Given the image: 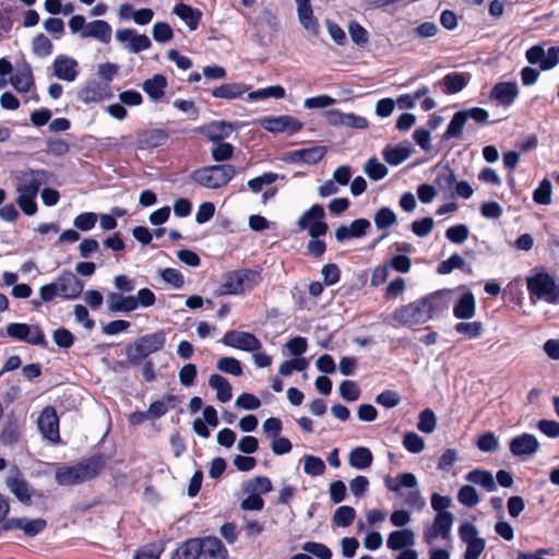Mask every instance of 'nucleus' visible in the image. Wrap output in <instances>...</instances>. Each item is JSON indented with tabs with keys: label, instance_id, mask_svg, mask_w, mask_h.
I'll return each mask as SVG.
<instances>
[{
	"label": "nucleus",
	"instance_id": "obj_55",
	"mask_svg": "<svg viewBox=\"0 0 559 559\" xmlns=\"http://www.w3.org/2000/svg\"><path fill=\"white\" fill-rule=\"evenodd\" d=\"M437 425V418L435 413L430 408H426L419 414V420L417 428L419 431L430 433L435 430Z\"/></svg>",
	"mask_w": 559,
	"mask_h": 559
},
{
	"label": "nucleus",
	"instance_id": "obj_57",
	"mask_svg": "<svg viewBox=\"0 0 559 559\" xmlns=\"http://www.w3.org/2000/svg\"><path fill=\"white\" fill-rule=\"evenodd\" d=\"M325 146H311L302 148V163L307 165L318 164L326 154Z\"/></svg>",
	"mask_w": 559,
	"mask_h": 559
},
{
	"label": "nucleus",
	"instance_id": "obj_10",
	"mask_svg": "<svg viewBox=\"0 0 559 559\" xmlns=\"http://www.w3.org/2000/svg\"><path fill=\"white\" fill-rule=\"evenodd\" d=\"M258 123L271 133L295 134L304 128V123L290 115L263 117L259 119Z\"/></svg>",
	"mask_w": 559,
	"mask_h": 559
},
{
	"label": "nucleus",
	"instance_id": "obj_63",
	"mask_svg": "<svg viewBox=\"0 0 559 559\" xmlns=\"http://www.w3.org/2000/svg\"><path fill=\"white\" fill-rule=\"evenodd\" d=\"M443 84L450 94H454L462 91L466 82L463 74L450 73L443 78Z\"/></svg>",
	"mask_w": 559,
	"mask_h": 559
},
{
	"label": "nucleus",
	"instance_id": "obj_56",
	"mask_svg": "<svg viewBox=\"0 0 559 559\" xmlns=\"http://www.w3.org/2000/svg\"><path fill=\"white\" fill-rule=\"evenodd\" d=\"M348 33L353 43L358 46H364L368 43L369 35L364 26L356 21H350L348 24Z\"/></svg>",
	"mask_w": 559,
	"mask_h": 559
},
{
	"label": "nucleus",
	"instance_id": "obj_3",
	"mask_svg": "<svg viewBox=\"0 0 559 559\" xmlns=\"http://www.w3.org/2000/svg\"><path fill=\"white\" fill-rule=\"evenodd\" d=\"M238 169L231 164H216L200 167L190 174V180L195 185L218 190L227 186L237 175Z\"/></svg>",
	"mask_w": 559,
	"mask_h": 559
},
{
	"label": "nucleus",
	"instance_id": "obj_44",
	"mask_svg": "<svg viewBox=\"0 0 559 559\" xmlns=\"http://www.w3.org/2000/svg\"><path fill=\"white\" fill-rule=\"evenodd\" d=\"M466 123L465 120V112L457 111L452 117L451 121L449 122L445 132L443 133V139H454L459 138L462 134L463 128Z\"/></svg>",
	"mask_w": 559,
	"mask_h": 559
},
{
	"label": "nucleus",
	"instance_id": "obj_60",
	"mask_svg": "<svg viewBox=\"0 0 559 559\" xmlns=\"http://www.w3.org/2000/svg\"><path fill=\"white\" fill-rule=\"evenodd\" d=\"M217 369L222 372L233 376H240L242 373L240 361L234 357H223L217 361Z\"/></svg>",
	"mask_w": 559,
	"mask_h": 559
},
{
	"label": "nucleus",
	"instance_id": "obj_25",
	"mask_svg": "<svg viewBox=\"0 0 559 559\" xmlns=\"http://www.w3.org/2000/svg\"><path fill=\"white\" fill-rule=\"evenodd\" d=\"M10 83L19 93H27L34 86V76L28 63H24L10 78Z\"/></svg>",
	"mask_w": 559,
	"mask_h": 559
},
{
	"label": "nucleus",
	"instance_id": "obj_14",
	"mask_svg": "<svg viewBox=\"0 0 559 559\" xmlns=\"http://www.w3.org/2000/svg\"><path fill=\"white\" fill-rule=\"evenodd\" d=\"M37 426L43 436L52 443L60 441L59 418L52 406H46L37 418Z\"/></svg>",
	"mask_w": 559,
	"mask_h": 559
},
{
	"label": "nucleus",
	"instance_id": "obj_34",
	"mask_svg": "<svg viewBox=\"0 0 559 559\" xmlns=\"http://www.w3.org/2000/svg\"><path fill=\"white\" fill-rule=\"evenodd\" d=\"M373 456L371 451L366 447H357L353 449L348 455V463L352 467L362 471L370 467Z\"/></svg>",
	"mask_w": 559,
	"mask_h": 559
},
{
	"label": "nucleus",
	"instance_id": "obj_5",
	"mask_svg": "<svg viewBox=\"0 0 559 559\" xmlns=\"http://www.w3.org/2000/svg\"><path fill=\"white\" fill-rule=\"evenodd\" d=\"M166 342L164 331L145 334L139 337L128 349L127 357L130 364L139 365L150 355L160 350Z\"/></svg>",
	"mask_w": 559,
	"mask_h": 559
},
{
	"label": "nucleus",
	"instance_id": "obj_8",
	"mask_svg": "<svg viewBox=\"0 0 559 559\" xmlns=\"http://www.w3.org/2000/svg\"><path fill=\"white\" fill-rule=\"evenodd\" d=\"M384 484L389 490L394 492H399L402 487L411 488L412 490L405 497V502L417 508L425 506V500L417 489L418 481L414 474L402 473L396 478L386 477Z\"/></svg>",
	"mask_w": 559,
	"mask_h": 559
},
{
	"label": "nucleus",
	"instance_id": "obj_62",
	"mask_svg": "<svg viewBox=\"0 0 559 559\" xmlns=\"http://www.w3.org/2000/svg\"><path fill=\"white\" fill-rule=\"evenodd\" d=\"M152 35L157 43H167L173 39L174 32L169 24L165 22H157L153 25Z\"/></svg>",
	"mask_w": 559,
	"mask_h": 559
},
{
	"label": "nucleus",
	"instance_id": "obj_16",
	"mask_svg": "<svg viewBox=\"0 0 559 559\" xmlns=\"http://www.w3.org/2000/svg\"><path fill=\"white\" fill-rule=\"evenodd\" d=\"M52 75L57 79L71 83L79 76V62L67 55H58L52 64Z\"/></svg>",
	"mask_w": 559,
	"mask_h": 559
},
{
	"label": "nucleus",
	"instance_id": "obj_19",
	"mask_svg": "<svg viewBox=\"0 0 559 559\" xmlns=\"http://www.w3.org/2000/svg\"><path fill=\"white\" fill-rule=\"evenodd\" d=\"M453 525V515L443 511L436 515L431 527L427 528L424 533L426 543L432 544L437 537L448 538Z\"/></svg>",
	"mask_w": 559,
	"mask_h": 559
},
{
	"label": "nucleus",
	"instance_id": "obj_32",
	"mask_svg": "<svg viewBox=\"0 0 559 559\" xmlns=\"http://www.w3.org/2000/svg\"><path fill=\"white\" fill-rule=\"evenodd\" d=\"M173 13L182 20L191 31L198 28L202 17V13L198 9H193L185 3L176 4L173 9Z\"/></svg>",
	"mask_w": 559,
	"mask_h": 559
},
{
	"label": "nucleus",
	"instance_id": "obj_22",
	"mask_svg": "<svg viewBox=\"0 0 559 559\" xmlns=\"http://www.w3.org/2000/svg\"><path fill=\"white\" fill-rule=\"evenodd\" d=\"M538 448V440L531 433H522L510 442V451L515 456L532 455L537 452Z\"/></svg>",
	"mask_w": 559,
	"mask_h": 559
},
{
	"label": "nucleus",
	"instance_id": "obj_13",
	"mask_svg": "<svg viewBox=\"0 0 559 559\" xmlns=\"http://www.w3.org/2000/svg\"><path fill=\"white\" fill-rule=\"evenodd\" d=\"M221 342L228 346L243 352H257L262 347L260 340L252 333L243 331H228Z\"/></svg>",
	"mask_w": 559,
	"mask_h": 559
},
{
	"label": "nucleus",
	"instance_id": "obj_38",
	"mask_svg": "<svg viewBox=\"0 0 559 559\" xmlns=\"http://www.w3.org/2000/svg\"><path fill=\"white\" fill-rule=\"evenodd\" d=\"M286 95L285 88L281 85H272L257 91H252L248 94V100L257 102L266 98L282 99Z\"/></svg>",
	"mask_w": 559,
	"mask_h": 559
},
{
	"label": "nucleus",
	"instance_id": "obj_30",
	"mask_svg": "<svg viewBox=\"0 0 559 559\" xmlns=\"http://www.w3.org/2000/svg\"><path fill=\"white\" fill-rule=\"evenodd\" d=\"M415 544V534L409 528L393 531L386 539V546L391 550H401L405 547H412Z\"/></svg>",
	"mask_w": 559,
	"mask_h": 559
},
{
	"label": "nucleus",
	"instance_id": "obj_15",
	"mask_svg": "<svg viewBox=\"0 0 559 559\" xmlns=\"http://www.w3.org/2000/svg\"><path fill=\"white\" fill-rule=\"evenodd\" d=\"M116 39L126 45V49L131 53H139L147 50L152 46L148 36L138 34L133 28H123L116 32Z\"/></svg>",
	"mask_w": 559,
	"mask_h": 559
},
{
	"label": "nucleus",
	"instance_id": "obj_28",
	"mask_svg": "<svg viewBox=\"0 0 559 559\" xmlns=\"http://www.w3.org/2000/svg\"><path fill=\"white\" fill-rule=\"evenodd\" d=\"M249 90L243 83H226L213 88L211 94L215 98L233 100L240 98Z\"/></svg>",
	"mask_w": 559,
	"mask_h": 559
},
{
	"label": "nucleus",
	"instance_id": "obj_17",
	"mask_svg": "<svg viewBox=\"0 0 559 559\" xmlns=\"http://www.w3.org/2000/svg\"><path fill=\"white\" fill-rule=\"evenodd\" d=\"M55 283L59 290V297L67 300L78 298L84 289V283L71 271H63Z\"/></svg>",
	"mask_w": 559,
	"mask_h": 559
},
{
	"label": "nucleus",
	"instance_id": "obj_29",
	"mask_svg": "<svg viewBox=\"0 0 559 559\" xmlns=\"http://www.w3.org/2000/svg\"><path fill=\"white\" fill-rule=\"evenodd\" d=\"M200 544L201 559H225L227 556L226 548L217 537H206Z\"/></svg>",
	"mask_w": 559,
	"mask_h": 559
},
{
	"label": "nucleus",
	"instance_id": "obj_52",
	"mask_svg": "<svg viewBox=\"0 0 559 559\" xmlns=\"http://www.w3.org/2000/svg\"><path fill=\"white\" fill-rule=\"evenodd\" d=\"M47 526V522L44 519L28 520L22 518L21 531L27 536H36L41 533Z\"/></svg>",
	"mask_w": 559,
	"mask_h": 559
},
{
	"label": "nucleus",
	"instance_id": "obj_54",
	"mask_svg": "<svg viewBox=\"0 0 559 559\" xmlns=\"http://www.w3.org/2000/svg\"><path fill=\"white\" fill-rule=\"evenodd\" d=\"M234 154V146L230 143L226 142H217V145H215L211 151V156L213 160L217 163L227 162L233 157Z\"/></svg>",
	"mask_w": 559,
	"mask_h": 559
},
{
	"label": "nucleus",
	"instance_id": "obj_64",
	"mask_svg": "<svg viewBox=\"0 0 559 559\" xmlns=\"http://www.w3.org/2000/svg\"><path fill=\"white\" fill-rule=\"evenodd\" d=\"M97 222V215L93 212H85L79 214L74 221L73 225L75 228L82 230V231H88L94 228L95 224Z\"/></svg>",
	"mask_w": 559,
	"mask_h": 559
},
{
	"label": "nucleus",
	"instance_id": "obj_43",
	"mask_svg": "<svg viewBox=\"0 0 559 559\" xmlns=\"http://www.w3.org/2000/svg\"><path fill=\"white\" fill-rule=\"evenodd\" d=\"M376 227L380 230L388 229L396 224V214L390 207H381L373 217Z\"/></svg>",
	"mask_w": 559,
	"mask_h": 559
},
{
	"label": "nucleus",
	"instance_id": "obj_24",
	"mask_svg": "<svg viewBox=\"0 0 559 559\" xmlns=\"http://www.w3.org/2000/svg\"><path fill=\"white\" fill-rule=\"evenodd\" d=\"M236 130L231 122L224 120L212 121L203 127V134L212 142H219L230 136Z\"/></svg>",
	"mask_w": 559,
	"mask_h": 559
},
{
	"label": "nucleus",
	"instance_id": "obj_35",
	"mask_svg": "<svg viewBox=\"0 0 559 559\" xmlns=\"http://www.w3.org/2000/svg\"><path fill=\"white\" fill-rule=\"evenodd\" d=\"M209 385L216 391V399L226 403L233 397L231 385L226 378L221 374H212L209 378Z\"/></svg>",
	"mask_w": 559,
	"mask_h": 559
},
{
	"label": "nucleus",
	"instance_id": "obj_37",
	"mask_svg": "<svg viewBox=\"0 0 559 559\" xmlns=\"http://www.w3.org/2000/svg\"><path fill=\"white\" fill-rule=\"evenodd\" d=\"M297 16L301 26L310 34L317 36L320 32V24L318 19L313 15L311 5L297 7Z\"/></svg>",
	"mask_w": 559,
	"mask_h": 559
},
{
	"label": "nucleus",
	"instance_id": "obj_31",
	"mask_svg": "<svg viewBox=\"0 0 559 559\" xmlns=\"http://www.w3.org/2000/svg\"><path fill=\"white\" fill-rule=\"evenodd\" d=\"M108 309L111 312H132L136 310V302L132 295L123 296L117 293L107 295Z\"/></svg>",
	"mask_w": 559,
	"mask_h": 559
},
{
	"label": "nucleus",
	"instance_id": "obj_53",
	"mask_svg": "<svg viewBox=\"0 0 559 559\" xmlns=\"http://www.w3.org/2000/svg\"><path fill=\"white\" fill-rule=\"evenodd\" d=\"M301 549L319 559H331L332 551L328 546L317 542H306L302 544Z\"/></svg>",
	"mask_w": 559,
	"mask_h": 559
},
{
	"label": "nucleus",
	"instance_id": "obj_21",
	"mask_svg": "<svg viewBox=\"0 0 559 559\" xmlns=\"http://www.w3.org/2000/svg\"><path fill=\"white\" fill-rule=\"evenodd\" d=\"M370 228V222L367 218H357L349 226L341 225L335 230V238L338 242H344L350 238H360Z\"/></svg>",
	"mask_w": 559,
	"mask_h": 559
},
{
	"label": "nucleus",
	"instance_id": "obj_58",
	"mask_svg": "<svg viewBox=\"0 0 559 559\" xmlns=\"http://www.w3.org/2000/svg\"><path fill=\"white\" fill-rule=\"evenodd\" d=\"M340 394L341 396L348 402H355L360 396V390L357 383L353 380H344L340 384Z\"/></svg>",
	"mask_w": 559,
	"mask_h": 559
},
{
	"label": "nucleus",
	"instance_id": "obj_2",
	"mask_svg": "<svg viewBox=\"0 0 559 559\" xmlns=\"http://www.w3.org/2000/svg\"><path fill=\"white\" fill-rule=\"evenodd\" d=\"M105 462L102 456L94 455L74 465H63L56 469L55 479L60 486H71L88 481L103 471Z\"/></svg>",
	"mask_w": 559,
	"mask_h": 559
},
{
	"label": "nucleus",
	"instance_id": "obj_45",
	"mask_svg": "<svg viewBox=\"0 0 559 559\" xmlns=\"http://www.w3.org/2000/svg\"><path fill=\"white\" fill-rule=\"evenodd\" d=\"M278 178V174L269 171L248 180L247 186L253 193H259L264 187L273 185Z\"/></svg>",
	"mask_w": 559,
	"mask_h": 559
},
{
	"label": "nucleus",
	"instance_id": "obj_48",
	"mask_svg": "<svg viewBox=\"0 0 559 559\" xmlns=\"http://www.w3.org/2000/svg\"><path fill=\"white\" fill-rule=\"evenodd\" d=\"M364 173L372 180H381L388 175V167L380 163L377 158L371 157L369 158L365 166H364Z\"/></svg>",
	"mask_w": 559,
	"mask_h": 559
},
{
	"label": "nucleus",
	"instance_id": "obj_47",
	"mask_svg": "<svg viewBox=\"0 0 559 559\" xmlns=\"http://www.w3.org/2000/svg\"><path fill=\"white\" fill-rule=\"evenodd\" d=\"M454 331L457 334L464 335L468 340H473L478 337L483 333L484 325L481 322L478 321L460 322L454 325Z\"/></svg>",
	"mask_w": 559,
	"mask_h": 559
},
{
	"label": "nucleus",
	"instance_id": "obj_41",
	"mask_svg": "<svg viewBox=\"0 0 559 559\" xmlns=\"http://www.w3.org/2000/svg\"><path fill=\"white\" fill-rule=\"evenodd\" d=\"M176 404V397L174 395H166L163 400L153 402L147 413L151 419H157L164 416L169 409L174 408Z\"/></svg>",
	"mask_w": 559,
	"mask_h": 559
},
{
	"label": "nucleus",
	"instance_id": "obj_12",
	"mask_svg": "<svg viewBox=\"0 0 559 559\" xmlns=\"http://www.w3.org/2000/svg\"><path fill=\"white\" fill-rule=\"evenodd\" d=\"M5 486L9 491L23 504L31 506L34 489L23 477L17 467H13L5 478Z\"/></svg>",
	"mask_w": 559,
	"mask_h": 559
},
{
	"label": "nucleus",
	"instance_id": "obj_23",
	"mask_svg": "<svg viewBox=\"0 0 559 559\" xmlns=\"http://www.w3.org/2000/svg\"><path fill=\"white\" fill-rule=\"evenodd\" d=\"M112 28L110 24L103 20H95L87 23L80 34L82 38H94L103 44H109L111 40Z\"/></svg>",
	"mask_w": 559,
	"mask_h": 559
},
{
	"label": "nucleus",
	"instance_id": "obj_26",
	"mask_svg": "<svg viewBox=\"0 0 559 559\" xmlns=\"http://www.w3.org/2000/svg\"><path fill=\"white\" fill-rule=\"evenodd\" d=\"M166 87L167 79L163 74H154L142 84L143 91L154 103L159 102L164 97Z\"/></svg>",
	"mask_w": 559,
	"mask_h": 559
},
{
	"label": "nucleus",
	"instance_id": "obj_50",
	"mask_svg": "<svg viewBox=\"0 0 559 559\" xmlns=\"http://www.w3.org/2000/svg\"><path fill=\"white\" fill-rule=\"evenodd\" d=\"M17 194L16 204L20 206L21 211L27 216L36 214L38 209L36 203L37 195L26 192H17Z\"/></svg>",
	"mask_w": 559,
	"mask_h": 559
},
{
	"label": "nucleus",
	"instance_id": "obj_39",
	"mask_svg": "<svg viewBox=\"0 0 559 559\" xmlns=\"http://www.w3.org/2000/svg\"><path fill=\"white\" fill-rule=\"evenodd\" d=\"M201 550L200 540L190 539L176 550L173 559H201Z\"/></svg>",
	"mask_w": 559,
	"mask_h": 559
},
{
	"label": "nucleus",
	"instance_id": "obj_11",
	"mask_svg": "<svg viewBox=\"0 0 559 559\" xmlns=\"http://www.w3.org/2000/svg\"><path fill=\"white\" fill-rule=\"evenodd\" d=\"M51 174L45 169H28L16 178V192L38 194L41 186L49 182Z\"/></svg>",
	"mask_w": 559,
	"mask_h": 559
},
{
	"label": "nucleus",
	"instance_id": "obj_4",
	"mask_svg": "<svg viewBox=\"0 0 559 559\" xmlns=\"http://www.w3.org/2000/svg\"><path fill=\"white\" fill-rule=\"evenodd\" d=\"M261 281V275L254 270H237L225 275L224 282L216 290L218 296L241 295L253 289Z\"/></svg>",
	"mask_w": 559,
	"mask_h": 559
},
{
	"label": "nucleus",
	"instance_id": "obj_49",
	"mask_svg": "<svg viewBox=\"0 0 559 559\" xmlns=\"http://www.w3.org/2000/svg\"><path fill=\"white\" fill-rule=\"evenodd\" d=\"M33 53L37 57L45 58L52 53L53 46L50 39L44 34H38L32 43Z\"/></svg>",
	"mask_w": 559,
	"mask_h": 559
},
{
	"label": "nucleus",
	"instance_id": "obj_33",
	"mask_svg": "<svg viewBox=\"0 0 559 559\" xmlns=\"http://www.w3.org/2000/svg\"><path fill=\"white\" fill-rule=\"evenodd\" d=\"M168 134L162 129L147 130L140 134L139 145L141 148H153L164 145L167 142Z\"/></svg>",
	"mask_w": 559,
	"mask_h": 559
},
{
	"label": "nucleus",
	"instance_id": "obj_27",
	"mask_svg": "<svg viewBox=\"0 0 559 559\" xmlns=\"http://www.w3.org/2000/svg\"><path fill=\"white\" fill-rule=\"evenodd\" d=\"M476 310L475 297L471 292L461 295L453 307V314L456 319L467 320L474 317Z\"/></svg>",
	"mask_w": 559,
	"mask_h": 559
},
{
	"label": "nucleus",
	"instance_id": "obj_42",
	"mask_svg": "<svg viewBox=\"0 0 559 559\" xmlns=\"http://www.w3.org/2000/svg\"><path fill=\"white\" fill-rule=\"evenodd\" d=\"M302 461L305 474L311 477L321 476L324 474L326 469L325 463L319 456L312 454H305Z\"/></svg>",
	"mask_w": 559,
	"mask_h": 559
},
{
	"label": "nucleus",
	"instance_id": "obj_40",
	"mask_svg": "<svg viewBox=\"0 0 559 559\" xmlns=\"http://www.w3.org/2000/svg\"><path fill=\"white\" fill-rule=\"evenodd\" d=\"M384 160L393 166H397L406 160L411 155V150L404 146H385L382 152Z\"/></svg>",
	"mask_w": 559,
	"mask_h": 559
},
{
	"label": "nucleus",
	"instance_id": "obj_59",
	"mask_svg": "<svg viewBox=\"0 0 559 559\" xmlns=\"http://www.w3.org/2000/svg\"><path fill=\"white\" fill-rule=\"evenodd\" d=\"M159 274L164 282L171 285L176 289L181 288L185 284L182 273L176 269L166 267V269L162 270L159 272Z\"/></svg>",
	"mask_w": 559,
	"mask_h": 559
},
{
	"label": "nucleus",
	"instance_id": "obj_20",
	"mask_svg": "<svg viewBox=\"0 0 559 559\" xmlns=\"http://www.w3.org/2000/svg\"><path fill=\"white\" fill-rule=\"evenodd\" d=\"M111 96L109 84L97 81L87 83L78 93V98L84 104L98 103Z\"/></svg>",
	"mask_w": 559,
	"mask_h": 559
},
{
	"label": "nucleus",
	"instance_id": "obj_51",
	"mask_svg": "<svg viewBox=\"0 0 559 559\" xmlns=\"http://www.w3.org/2000/svg\"><path fill=\"white\" fill-rule=\"evenodd\" d=\"M533 200L540 205H548L551 202V182L543 179L533 192Z\"/></svg>",
	"mask_w": 559,
	"mask_h": 559
},
{
	"label": "nucleus",
	"instance_id": "obj_61",
	"mask_svg": "<svg viewBox=\"0 0 559 559\" xmlns=\"http://www.w3.org/2000/svg\"><path fill=\"white\" fill-rule=\"evenodd\" d=\"M308 367V361L306 358H295L292 360H285L280 366V373L283 377H288L293 373V371H304Z\"/></svg>",
	"mask_w": 559,
	"mask_h": 559
},
{
	"label": "nucleus",
	"instance_id": "obj_36",
	"mask_svg": "<svg viewBox=\"0 0 559 559\" xmlns=\"http://www.w3.org/2000/svg\"><path fill=\"white\" fill-rule=\"evenodd\" d=\"M241 489L245 493H257L259 496L265 495L273 489L272 481L266 476H255L241 484Z\"/></svg>",
	"mask_w": 559,
	"mask_h": 559
},
{
	"label": "nucleus",
	"instance_id": "obj_1",
	"mask_svg": "<svg viewBox=\"0 0 559 559\" xmlns=\"http://www.w3.org/2000/svg\"><path fill=\"white\" fill-rule=\"evenodd\" d=\"M445 308L444 296L438 292L396 308L392 319L400 325L413 328L428 322Z\"/></svg>",
	"mask_w": 559,
	"mask_h": 559
},
{
	"label": "nucleus",
	"instance_id": "obj_7",
	"mask_svg": "<svg viewBox=\"0 0 559 559\" xmlns=\"http://www.w3.org/2000/svg\"><path fill=\"white\" fill-rule=\"evenodd\" d=\"M324 218V207L321 204H313L298 218L297 225L300 230H307L311 238H319L329 229Z\"/></svg>",
	"mask_w": 559,
	"mask_h": 559
},
{
	"label": "nucleus",
	"instance_id": "obj_6",
	"mask_svg": "<svg viewBox=\"0 0 559 559\" xmlns=\"http://www.w3.org/2000/svg\"><path fill=\"white\" fill-rule=\"evenodd\" d=\"M5 333L14 341L25 342L29 345L47 347V340L43 329L38 324L9 323Z\"/></svg>",
	"mask_w": 559,
	"mask_h": 559
},
{
	"label": "nucleus",
	"instance_id": "obj_18",
	"mask_svg": "<svg viewBox=\"0 0 559 559\" xmlns=\"http://www.w3.org/2000/svg\"><path fill=\"white\" fill-rule=\"evenodd\" d=\"M519 94L520 91L515 81L498 82L491 87V99L504 108L512 106Z\"/></svg>",
	"mask_w": 559,
	"mask_h": 559
},
{
	"label": "nucleus",
	"instance_id": "obj_9",
	"mask_svg": "<svg viewBox=\"0 0 559 559\" xmlns=\"http://www.w3.org/2000/svg\"><path fill=\"white\" fill-rule=\"evenodd\" d=\"M527 289L539 299L556 305L559 302V288L548 273H538L527 278Z\"/></svg>",
	"mask_w": 559,
	"mask_h": 559
},
{
	"label": "nucleus",
	"instance_id": "obj_46",
	"mask_svg": "<svg viewBox=\"0 0 559 559\" xmlns=\"http://www.w3.org/2000/svg\"><path fill=\"white\" fill-rule=\"evenodd\" d=\"M355 516L356 511L353 507L341 506L335 510L332 521L336 526L347 527L353 523Z\"/></svg>",
	"mask_w": 559,
	"mask_h": 559
}]
</instances>
